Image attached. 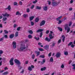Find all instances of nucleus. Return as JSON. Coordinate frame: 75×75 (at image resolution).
<instances>
[{
    "instance_id": "nucleus-41",
    "label": "nucleus",
    "mask_w": 75,
    "mask_h": 75,
    "mask_svg": "<svg viewBox=\"0 0 75 75\" xmlns=\"http://www.w3.org/2000/svg\"><path fill=\"white\" fill-rule=\"evenodd\" d=\"M31 23V25H34V22H33V21H31L30 22Z\"/></svg>"
},
{
    "instance_id": "nucleus-16",
    "label": "nucleus",
    "mask_w": 75,
    "mask_h": 75,
    "mask_svg": "<svg viewBox=\"0 0 75 75\" xmlns=\"http://www.w3.org/2000/svg\"><path fill=\"white\" fill-rule=\"evenodd\" d=\"M45 40H46V41H48V42H50V41H51V39H50V38L49 39L48 38V37H46L45 39Z\"/></svg>"
},
{
    "instance_id": "nucleus-35",
    "label": "nucleus",
    "mask_w": 75,
    "mask_h": 75,
    "mask_svg": "<svg viewBox=\"0 0 75 75\" xmlns=\"http://www.w3.org/2000/svg\"><path fill=\"white\" fill-rule=\"evenodd\" d=\"M8 73V71H6L3 74L4 75H7Z\"/></svg>"
},
{
    "instance_id": "nucleus-33",
    "label": "nucleus",
    "mask_w": 75,
    "mask_h": 75,
    "mask_svg": "<svg viewBox=\"0 0 75 75\" xmlns=\"http://www.w3.org/2000/svg\"><path fill=\"white\" fill-rule=\"evenodd\" d=\"M41 8L40 7L38 6H37L36 9H37V10H40Z\"/></svg>"
},
{
    "instance_id": "nucleus-15",
    "label": "nucleus",
    "mask_w": 75,
    "mask_h": 75,
    "mask_svg": "<svg viewBox=\"0 0 75 75\" xmlns=\"http://www.w3.org/2000/svg\"><path fill=\"white\" fill-rule=\"evenodd\" d=\"M42 31H43V29H40L36 31V33H39V32H42Z\"/></svg>"
},
{
    "instance_id": "nucleus-28",
    "label": "nucleus",
    "mask_w": 75,
    "mask_h": 75,
    "mask_svg": "<svg viewBox=\"0 0 75 75\" xmlns=\"http://www.w3.org/2000/svg\"><path fill=\"white\" fill-rule=\"evenodd\" d=\"M39 57L42 58H45V56L44 55H40Z\"/></svg>"
},
{
    "instance_id": "nucleus-12",
    "label": "nucleus",
    "mask_w": 75,
    "mask_h": 75,
    "mask_svg": "<svg viewBox=\"0 0 75 75\" xmlns=\"http://www.w3.org/2000/svg\"><path fill=\"white\" fill-rule=\"evenodd\" d=\"M2 15H3L4 17H6V16L7 17H8L9 16H10L9 14H7V13H5V14H2Z\"/></svg>"
},
{
    "instance_id": "nucleus-4",
    "label": "nucleus",
    "mask_w": 75,
    "mask_h": 75,
    "mask_svg": "<svg viewBox=\"0 0 75 75\" xmlns=\"http://www.w3.org/2000/svg\"><path fill=\"white\" fill-rule=\"evenodd\" d=\"M46 21L45 20H42L40 23V26L44 25L45 24Z\"/></svg>"
},
{
    "instance_id": "nucleus-38",
    "label": "nucleus",
    "mask_w": 75,
    "mask_h": 75,
    "mask_svg": "<svg viewBox=\"0 0 75 75\" xmlns=\"http://www.w3.org/2000/svg\"><path fill=\"white\" fill-rule=\"evenodd\" d=\"M72 22H70L69 24V27H71V25H72Z\"/></svg>"
},
{
    "instance_id": "nucleus-43",
    "label": "nucleus",
    "mask_w": 75,
    "mask_h": 75,
    "mask_svg": "<svg viewBox=\"0 0 75 75\" xmlns=\"http://www.w3.org/2000/svg\"><path fill=\"white\" fill-rule=\"evenodd\" d=\"M34 58H35V55L34 54H33L32 56V58L33 59H34Z\"/></svg>"
},
{
    "instance_id": "nucleus-46",
    "label": "nucleus",
    "mask_w": 75,
    "mask_h": 75,
    "mask_svg": "<svg viewBox=\"0 0 75 75\" xmlns=\"http://www.w3.org/2000/svg\"><path fill=\"white\" fill-rule=\"evenodd\" d=\"M56 44V43L55 42H53L52 45V47H54V46H55V45Z\"/></svg>"
},
{
    "instance_id": "nucleus-3",
    "label": "nucleus",
    "mask_w": 75,
    "mask_h": 75,
    "mask_svg": "<svg viewBox=\"0 0 75 75\" xmlns=\"http://www.w3.org/2000/svg\"><path fill=\"white\" fill-rule=\"evenodd\" d=\"M52 3L53 6H58L60 3V1L58 2L57 3L56 2H53Z\"/></svg>"
},
{
    "instance_id": "nucleus-10",
    "label": "nucleus",
    "mask_w": 75,
    "mask_h": 75,
    "mask_svg": "<svg viewBox=\"0 0 75 75\" xmlns=\"http://www.w3.org/2000/svg\"><path fill=\"white\" fill-rule=\"evenodd\" d=\"M54 35H53L50 34L49 35V37L50 39H51H51H53V38H54Z\"/></svg>"
},
{
    "instance_id": "nucleus-57",
    "label": "nucleus",
    "mask_w": 75,
    "mask_h": 75,
    "mask_svg": "<svg viewBox=\"0 0 75 75\" xmlns=\"http://www.w3.org/2000/svg\"><path fill=\"white\" fill-rule=\"evenodd\" d=\"M3 38H0V41H3Z\"/></svg>"
},
{
    "instance_id": "nucleus-23",
    "label": "nucleus",
    "mask_w": 75,
    "mask_h": 75,
    "mask_svg": "<svg viewBox=\"0 0 75 75\" xmlns=\"http://www.w3.org/2000/svg\"><path fill=\"white\" fill-rule=\"evenodd\" d=\"M43 9L44 11H47V9H48L47 6H44V7L43 8Z\"/></svg>"
},
{
    "instance_id": "nucleus-32",
    "label": "nucleus",
    "mask_w": 75,
    "mask_h": 75,
    "mask_svg": "<svg viewBox=\"0 0 75 75\" xmlns=\"http://www.w3.org/2000/svg\"><path fill=\"white\" fill-rule=\"evenodd\" d=\"M28 38H29L30 39H31L33 38V36L32 35H29L28 36Z\"/></svg>"
},
{
    "instance_id": "nucleus-30",
    "label": "nucleus",
    "mask_w": 75,
    "mask_h": 75,
    "mask_svg": "<svg viewBox=\"0 0 75 75\" xmlns=\"http://www.w3.org/2000/svg\"><path fill=\"white\" fill-rule=\"evenodd\" d=\"M28 70H29V71H31L32 70V68H31L30 66L29 67H28Z\"/></svg>"
},
{
    "instance_id": "nucleus-58",
    "label": "nucleus",
    "mask_w": 75,
    "mask_h": 75,
    "mask_svg": "<svg viewBox=\"0 0 75 75\" xmlns=\"http://www.w3.org/2000/svg\"><path fill=\"white\" fill-rule=\"evenodd\" d=\"M74 47H75V45H71V47H72V48H74Z\"/></svg>"
},
{
    "instance_id": "nucleus-19",
    "label": "nucleus",
    "mask_w": 75,
    "mask_h": 75,
    "mask_svg": "<svg viewBox=\"0 0 75 75\" xmlns=\"http://www.w3.org/2000/svg\"><path fill=\"white\" fill-rule=\"evenodd\" d=\"M46 69L47 68H46V67H44L43 68H42L41 69V71H45V69Z\"/></svg>"
},
{
    "instance_id": "nucleus-36",
    "label": "nucleus",
    "mask_w": 75,
    "mask_h": 75,
    "mask_svg": "<svg viewBox=\"0 0 75 75\" xmlns=\"http://www.w3.org/2000/svg\"><path fill=\"white\" fill-rule=\"evenodd\" d=\"M39 51H43L44 49H42L41 48H39Z\"/></svg>"
},
{
    "instance_id": "nucleus-42",
    "label": "nucleus",
    "mask_w": 75,
    "mask_h": 75,
    "mask_svg": "<svg viewBox=\"0 0 75 75\" xmlns=\"http://www.w3.org/2000/svg\"><path fill=\"white\" fill-rule=\"evenodd\" d=\"M18 67L19 68V69L20 70V69H21V68H22V67L21 66H20L19 65H18Z\"/></svg>"
},
{
    "instance_id": "nucleus-51",
    "label": "nucleus",
    "mask_w": 75,
    "mask_h": 75,
    "mask_svg": "<svg viewBox=\"0 0 75 75\" xmlns=\"http://www.w3.org/2000/svg\"><path fill=\"white\" fill-rule=\"evenodd\" d=\"M61 68H64V65L63 64H62L61 66Z\"/></svg>"
},
{
    "instance_id": "nucleus-17",
    "label": "nucleus",
    "mask_w": 75,
    "mask_h": 75,
    "mask_svg": "<svg viewBox=\"0 0 75 75\" xmlns=\"http://www.w3.org/2000/svg\"><path fill=\"white\" fill-rule=\"evenodd\" d=\"M35 53H36L37 55L36 57H38V56L40 55V52H38L37 51H35Z\"/></svg>"
},
{
    "instance_id": "nucleus-45",
    "label": "nucleus",
    "mask_w": 75,
    "mask_h": 75,
    "mask_svg": "<svg viewBox=\"0 0 75 75\" xmlns=\"http://www.w3.org/2000/svg\"><path fill=\"white\" fill-rule=\"evenodd\" d=\"M72 43L73 42H70L68 45V46H69L71 45H72Z\"/></svg>"
},
{
    "instance_id": "nucleus-63",
    "label": "nucleus",
    "mask_w": 75,
    "mask_h": 75,
    "mask_svg": "<svg viewBox=\"0 0 75 75\" xmlns=\"http://www.w3.org/2000/svg\"><path fill=\"white\" fill-rule=\"evenodd\" d=\"M72 19H73L74 20H75V16L74 15V16L72 17Z\"/></svg>"
},
{
    "instance_id": "nucleus-39",
    "label": "nucleus",
    "mask_w": 75,
    "mask_h": 75,
    "mask_svg": "<svg viewBox=\"0 0 75 75\" xmlns=\"http://www.w3.org/2000/svg\"><path fill=\"white\" fill-rule=\"evenodd\" d=\"M4 32H5V34H8V32L6 30H4Z\"/></svg>"
},
{
    "instance_id": "nucleus-31",
    "label": "nucleus",
    "mask_w": 75,
    "mask_h": 75,
    "mask_svg": "<svg viewBox=\"0 0 75 75\" xmlns=\"http://www.w3.org/2000/svg\"><path fill=\"white\" fill-rule=\"evenodd\" d=\"M50 62H53V61H54V59H53V58L52 57L50 58Z\"/></svg>"
},
{
    "instance_id": "nucleus-62",
    "label": "nucleus",
    "mask_w": 75,
    "mask_h": 75,
    "mask_svg": "<svg viewBox=\"0 0 75 75\" xmlns=\"http://www.w3.org/2000/svg\"><path fill=\"white\" fill-rule=\"evenodd\" d=\"M3 51H2V50H0V54H3Z\"/></svg>"
},
{
    "instance_id": "nucleus-47",
    "label": "nucleus",
    "mask_w": 75,
    "mask_h": 75,
    "mask_svg": "<svg viewBox=\"0 0 75 75\" xmlns=\"http://www.w3.org/2000/svg\"><path fill=\"white\" fill-rule=\"evenodd\" d=\"M28 15L27 14H24L23 15V17H24L25 18H26V17H27Z\"/></svg>"
},
{
    "instance_id": "nucleus-40",
    "label": "nucleus",
    "mask_w": 75,
    "mask_h": 75,
    "mask_svg": "<svg viewBox=\"0 0 75 75\" xmlns=\"http://www.w3.org/2000/svg\"><path fill=\"white\" fill-rule=\"evenodd\" d=\"M21 29V27H19L17 28V31H19V30Z\"/></svg>"
},
{
    "instance_id": "nucleus-49",
    "label": "nucleus",
    "mask_w": 75,
    "mask_h": 75,
    "mask_svg": "<svg viewBox=\"0 0 75 75\" xmlns=\"http://www.w3.org/2000/svg\"><path fill=\"white\" fill-rule=\"evenodd\" d=\"M42 32H41L40 33V37H42Z\"/></svg>"
},
{
    "instance_id": "nucleus-6",
    "label": "nucleus",
    "mask_w": 75,
    "mask_h": 75,
    "mask_svg": "<svg viewBox=\"0 0 75 75\" xmlns=\"http://www.w3.org/2000/svg\"><path fill=\"white\" fill-rule=\"evenodd\" d=\"M13 60H14V59H13V58H11V59L9 62L11 65H14V63H13Z\"/></svg>"
},
{
    "instance_id": "nucleus-18",
    "label": "nucleus",
    "mask_w": 75,
    "mask_h": 75,
    "mask_svg": "<svg viewBox=\"0 0 75 75\" xmlns=\"http://www.w3.org/2000/svg\"><path fill=\"white\" fill-rule=\"evenodd\" d=\"M45 62V59H42V61L41 62V64L42 65Z\"/></svg>"
},
{
    "instance_id": "nucleus-48",
    "label": "nucleus",
    "mask_w": 75,
    "mask_h": 75,
    "mask_svg": "<svg viewBox=\"0 0 75 75\" xmlns=\"http://www.w3.org/2000/svg\"><path fill=\"white\" fill-rule=\"evenodd\" d=\"M61 23H62V21H61L59 20V23H58V24H61Z\"/></svg>"
},
{
    "instance_id": "nucleus-1",
    "label": "nucleus",
    "mask_w": 75,
    "mask_h": 75,
    "mask_svg": "<svg viewBox=\"0 0 75 75\" xmlns=\"http://www.w3.org/2000/svg\"><path fill=\"white\" fill-rule=\"evenodd\" d=\"M26 48L25 45H23L20 47L19 49L18 48V50H19V51H25L26 50H25V49Z\"/></svg>"
},
{
    "instance_id": "nucleus-29",
    "label": "nucleus",
    "mask_w": 75,
    "mask_h": 75,
    "mask_svg": "<svg viewBox=\"0 0 75 75\" xmlns=\"http://www.w3.org/2000/svg\"><path fill=\"white\" fill-rule=\"evenodd\" d=\"M64 54L65 55H68V51H66L64 52Z\"/></svg>"
},
{
    "instance_id": "nucleus-22",
    "label": "nucleus",
    "mask_w": 75,
    "mask_h": 75,
    "mask_svg": "<svg viewBox=\"0 0 75 75\" xmlns=\"http://www.w3.org/2000/svg\"><path fill=\"white\" fill-rule=\"evenodd\" d=\"M62 16H60V17H59L58 18H56V20L57 21H59V20L60 19H61V18H62Z\"/></svg>"
},
{
    "instance_id": "nucleus-25",
    "label": "nucleus",
    "mask_w": 75,
    "mask_h": 75,
    "mask_svg": "<svg viewBox=\"0 0 75 75\" xmlns=\"http://www.w3.org/2000/svg\"><path fill=\"white\" fill-rule=\"evenodd\" d=\"M57 28L60 31H62V28H61L60 27H58Z\"/></svg>"
},
{
    "instance_id": "nucleus-56",
    "label": "nucleus",
    "mask_w": 75,
    "mask_h": 75,
    "mask_svg": "<svg viewBox=\"0 0 75 75\" xmlns=\"http://www.w3.org/2000/svg\"><path fill=\"white\" fill-rule=\"evenodd\" d=\"M30 67L32 68H34V66H33V65H31V66Z\"/></svg>"
},
{
    "instance_id": "nucleus-2",
    "label": "nucleus",
    "mask_w": 75,
    "mask_h": 75,
    "mask_svg": "<svg viewBox=\"0 0 75 75\" xmlns=\"http://www.w3.org/2000/svg\"><path fill=\"white\" fill-rule=\"evenodd\" d=\"M64 29L65 30H67V33H68L70 31V28L68 26V24H66L64 25Z\"/></svg>"
},
{
    "instance_id": "nucleus-61",
    "label": "nucleus",
    "mask_w": 75,
    "mask_h": 75,
    "mask_svg": "<svg viewBox=\"0 0 75 75\" xmlns=\"http://www.w3.org/2000/svg\"><path fill=\"white\" fill-rule=\"evenodd\" d=\"M49 57H51V52H50L48 54Z\"/></svg>"
},
{
    "instance_id": "nucleus-5",
    "label": "nucleus",
    "mask_w": 75,
    "mask_h": 75,
    "mask_svg": "<svg viewBox=\"0 0 75 75\" xmlns=\"http://www.w3.org/2000/svg\"><path fill=\"white\" fill-rule=\"evenodd\" d=\"M15 62L18 65H20L21 63L20 62V61L18 60L15 59L14 60Z\"/></svg>"
},
{
    "instance_id": "nucleus-20",
    "label": "nucleus",
    "mask_w": 75,
    "mask_h": 75,
    "mask_svg": "<svg viewBox=\"0 0 75 75\" xmlns=\"http://www.w3.org/2000/svg\"><path fill=\"white\" fill-rule=\"evenodd\" d=\"M39 20L40 19H39V18H36L35 20V22H36V23H38V22L39 21Z\"/></svg>"
},
{
    "instance_id": "nucleus-13",
    "label": "nucleus",
    "mask_w": 75,
    "mask_h": 75,
    "mask_svg": "<svg viewBox=\"0 0 75 75\" xmlns=\"http://www.w3.org/2000/svg\"><path fill=\"white\" fill-rule=\"evenodd\" d=\"M14 37V34H12L9 35V38L11 39L13 38Z\"/></svg>"
},
{
    "instance_id": "nucleus-53",
    "label": "nucleus",
    "mask_w": 75,
    "mask_h": 75,
    "mask_svg": "<svg viewBox=\"0 0 75 75\" xmlns=\"http://www.w3.org/2000/svg\"><path fill=\"white\" fill-rule=\"evenodd\" d=\"M47 2H48V4L49 5H50V4H51V2L50 1H47Z\"/></svg>"
},
{
    "instance_id": "nucleus-34",
    "label": "nucleus",
    "mask_w": 75,
    "mask_h": 75,
    "mask_svg": "<svg viewBox=\"0 0 75 75\" xmlns=\"http://www.w3.org/2000/svg\"><path fill=\"white\" fill-rule=\"evenodd\" d=\"M7 18L6 17H4L3 18V21H6L7 20Z\"/></svg>"
},
{
    "instance_id": "nucleus-21",
    "label": "nucleus",
    "mask_w": 75,
    "mask_h": 75,
    "mask_svg": "<svg viewBox=\"0 0 75 75\" xmlns=\"http://www.w3.org/2000/svg\"><path fill=\"white\" fill-rule=\"evenodd\" d=\"M21 13H20L18 11H17L16 12V16L18 15H20V16H21Z\"/></svg>"
},
{
    "instance_id": "nucleus-8",
    "label": "nucleus",
    "mask_w": 75,
    "mask_h": 75,
    "mask_svg": "<svg viewBox=\"0 0 75 75\" xmlns=\"http://www.w3.org/2000/svg\"><path fill=\"white\" fill-rule=\"evenodd\" d=\"M49 45H46L44 47V49H45V50H47V51H48V50H49Z\"/></svg>"
},
{
    "instance_id": "nucleus-7",
    "label": "nucleus",
    "mask_w": 75,
    "mask_h": 75,
    "mask_svg": "<svg viewBox=\"0 0 75 75\" xmlns=\"http://www.w3.org/2000/svg\"><path fill=\"white\" fill-rule=\"evenodd\" d=\"M12 45H13V47L14 49H15L16 48V42H13L12 43Z\"/></svg>"
},
{
    "instance_id": "nucleus-11",
    "label": "nucleus",
    "mask_w": 75,
    "mask_h": 75,
    "mask_svg": "<svg viewBox=\"0 0 75 75\" xmlns=\"http://www.w3.org/2000/svg\"><path fill=\"white\" fill-rule=\"evenodd\" d=\"M8 9V10L9 11H11V6L10 5H9L7 8H5V10H7Z\"/></svg>"
},
{
    "instance_id": "nucleus-26",
    "label": "nucleus",
    "mask_w": 75,
    "mask_h": 75,
    "mask_svg": "<svg viewBox=\"0 0 75 75\" xmlns=\"http://www.w3.org/2000/svg\"><path fill=\"white\" fill-rule=\"evenodd\" d=\"M62 38H63V39H62V41H63V42H64V41H65V37H64V35H62Z\"/></svg>"
},
{
    "instance_id": "nucleus-37",
    "label": "nucleus",
    "mask_w": 75,
    "mask_h": 75,
    "mask_svg": "<svg viewBox=\"0 0 75 75\" xmlns=\"http://www.w3.org/2000/svg\"><path fill=\"white\" fill-rule=\"evenodd\" d=\"M30 10L29 8H27L26 9V12L27 13H29L30 12Z\"/></svg>"
},
{
    "instance_id": "nucleus-27",
    "label": "nucleus",
    "mask_w": 75,
    "mask_h": 75,
    "mask_svg": "<svg viewBox=\"0 0 75 75\" xmlns=\"http://www.w3.org/2000/svg\"><path fill=\"white\" fill-rule=\"evenodd\" d=\"M18 32H16L15 33V36L16 37H18Z\"/></svg>"
},
{
    "instance_id": "nucleus-54",
    "label": "nucleus",
    "mask_w": 75,
    "mask_h": 75,
    "mask_svg": "<svg viewBox=\"0 0 75 75\" xmlns=\"http://www.w3.org/2000/svg\"><path fill=\"white\" fill-rule=\"evenodd\" d=\"M53 34L52 35H53V36H54V33L52 31H50V34Z\"/></svg>"
},
{
    "instance_id": "nucleus-60",
    "label": "nucleus",
    "mask_w": 75,
    "mask_h": 75,
    "mask_svg": "<svg viewBox=\"0 0 75 75\" xmlns=\"http://www.w3.org/2000/svg\"><path fill=\"white\" fill-rule=\"evenodd\" d=\"M49 30H47L46 31V34H48V33H49Z\"/></svg>"
},
{
    "instance_id": "nucleus-52",
    "label": "nucleus",
    "mask_w": 75,
    "mask_h": 75,
    "mask_svg": "<svg viewBox=\"0 0 75 75\" xmlns=\"http://www.w3.org/2000/svg\"><path fill=\"white\" fill-rule=\"evenodd\" d=\"M61 42V39H59L58 42V44H59V43H60V42Z\"/></svg>"
},
{
    "instance_id": "nucleus-64",
    "label": "nucleus",
    "mask_w": 75,
    "mask_h": 75,
    "mask_svg": "<svg viewBox=\"0 0 75 75\" xmlns=\"http://www.w3.org/2000/svg\"><path fill=\"white\" fill-rule=\"evenodd\" d=\"M19 3H20V5H22V4H23V3H22V2L21 1H20L19 2Z\"/></svg>"
},
{
    "instance_id": "nucleus-50",
    "label": "nucleus",
    "mask_w": 75,
    "mask_h": 75,
    "mask_svg": "<svg viewBox=\"0 0 75 75\" xmlns=\"http://www.w3.org/2000/svg\"><path fill=\"white\" fill-rule=\"evenodd\" d=\"M37 0H35L34 1H33V4H35V3H37Z\"/></svg>"
},
{
    "instance_id": "nucleus-44",
    "label": "nucleus",
    "mask_w": 75,
    "mask_h": 75,
    "mask_svg": "<svg viewBox=\"0 0 75 75\" xmlns=\"http://www.w3.org/2000/svg\"><path fill=\"white\" fill-rule=\"evenodd\" d=\"M14 6H17V3L16 2H14Z\"/></svg>"
},
{
    "instance_id": "nucleus-55",
    "label": "nucleus",
    "mask_w": 75,
    "mask_h": 75,
    "mask_svg": "<svg viewBox=\"0 0 75 75\" xmlns=\"http://www.w3.org/2000/svg\"><path fill=\"white\" fill-rule=\"evenodd\" d=\"M4 37L6 38H8V36L7 35H5L4 36Z\"/></svg>"
},
{
    "instance_id": "nucleus-59",
    "label": "nucleus",
    "mask_w": 75,
    "mask_h": 75,
    "mask_svg": "<svg viewBox=\"0 0 75 75\" xmlns=\"http://www.w3.org/2000/svg\"><path fill=\"white\" fill-rule=\"evenodd\" d=\"M16 26H17V25L16 24H15L13 25V27L14 28H16Z\"/></svg>"
},
{
    "instance_id": "nucleus-9",
    "label": "nucleus",
    "mask_w": 75,
    "mask_h": 75,
    "mask_svg": "<svg viewBox=\"0 0 75 75\" xmlns=\"http://www.w3.org/2000/svg\"><path fill=\"white\" fill-rule=\"evenodd\" d=\"M57 58H59L61 57V53H60L57 52L56 55Z\"/></svg>"
},
{
    "instance_id": "nucleus-24",
    "label": "nucleus",
    "mask_w": 75,
    "mask_h": 75,
    "mask_svg": "<svg viewBox=\"0 0 75 75\" xmlns=\"http://www.w3.org/2000/svg\"><path fill=\"white\" fill-rule=\"evenodd\" d=\"M28 33L30 34H32L33 33V32L31 30H30L28 31Z\"/></svg>"
},
{
    "instance_id": "nucleus-14",
    "label": "nucleus",
    "mask_w": 75,
    "mask_h": 75,
    "mask_svg": "<svg viewBox=\"0 0 75 75\" xmlns=\"http://www.w3.org/2000/svg\"><path fill=\"white\" fill-rule=\"evenodd\" d=\"M34 18V16L30 17H29V20L30 21H31Z\"/></svg>"
}]
</instances>
